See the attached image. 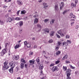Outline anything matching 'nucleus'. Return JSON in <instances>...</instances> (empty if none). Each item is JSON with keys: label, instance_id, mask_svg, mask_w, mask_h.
Returning <instances> with one entry per match:
<instances>
[{"label": "nucleus", "instance_id": "f257e3e1", "mask_svg": "<svg viewBox=\"0 0 79 79\" xmlns=\"http://www.w3.org/2000/svg\"><path fill=\"white\" fill-rule=\"evenodd\" d=\"M9 66L12 68L9 70V71L10 73L12 74L13 73V68H15V64H14L13 62L11 61L10 63Z\"/></svg>", "mask_w": 79, "mask_h": 79}, {"label": "nucleus", "instance_id": "f03ea898", "mask_svg": "<svg viewBox=\"0 0 79 79\" xmlns=\"http://www.w3.org/2000/svg\"><path fill=\"white\" fill-rule=\"evenodd\" d=\"M8 61L6 60V61L4 63V66L3 67V70H5V69H8L9 67H8Z\"/></svg>", "mask_w": 79, "mask_h": 79}, {"label": "nucleus", "instance_id": "7ed1b4c3", "mask_svg": "<svg viewBox=\"0 0 79 79\" xmlns=\"http://www.w3.org/2000/svg\"><path fill=\"white\" fill-rule=\"evenodd\" d=\"M8 43H6L5 45V48L3 49L2 51V52L1 53V56H3L4 55H5V53H6V52L7 51V48L6 47L7 45H8Z\"/></svg>", "mask_w": 79, "mask_h": 79}, {"label": "nucleus", "instance_id": "20e7f679", "mask_svg": "<svg viewBox=\"0 0 79 79\" xmlns=\"http://www.w3.org/2000/svg\"><path fill=\"white\" fill-rule=\"evenodd\" d=\"M58 34H60V35L61 36V37H63L64 36V31L63 30H60L58 31H57Z\"/></svg>", "mask_w": 79, "mask_h": 79}, {"label": "nucleus", "instance_id": "39448f33", "mask_svg": "<svg viewBox=\"0 0 79 79\" xmlns=\"http://www.w3.org/2000/svg\"><path fill=\"white\" fill-rule=\"evenodd\" d=\"M68 69L66 72V73L67 74V79H69V70Z\"/></svg>", "mask_w": 79, "mask_h": 79}, {"label": "nucleus", "instance_id": "423d86ee", "mask_svg": "<svg viewBox=\"0 0 79 79\" xmlns=\"http://www.w3.org/2000/svg\"><path fill=\"white\" fill-rule=\"evenodd\" d=\"M55 11H58L59 10V9L58 8V4H56L55 5Z\"/></svg>", "mask_w": 79, "mask_h": 79}, {"label": "nucleus", "instance_id": "0eeeda50", "mask_svg": "<svg viewBox=\"0 0 79 79\" xmlns=\"http://www.w3.org/2000/svg\"><path fill=\"white\" fill-rule=\"evenodd\" d=\"M45 34L46 33V32L47 33H49V31H50L49 30V29L48 28H46L44 29V30H43Z\"/></svg>", "mask_w": 79, "mask_h": 79}, {"label": "nucleus", "instance_id": "6e6552de", "mask_svg": "<svg viewBox=\"0 0 79 79\" xmlns=\"http://www.w3.org/2000/svg\"><path fill=\"white\" fill-rule=\"evenodd\" d=\"M70 17L71 18H74V19H75L76 18V16L73 15V13H70Z\"/></svg>", "mask_w": 79, "mask_h": 79}, {"label": "nucleus", "instance_id": "1a4fd4ad", "mask_svg": "<svg viewBox=\"0 0 79 79\" xmlns=\"http://www.w3.org/2000/svg\"><path fill=\"white\" fill-rule=\"evenodd\" d=\"M34 64V60H31L29 61V64L30 65H32V64Z\"/></svg>", "mask_w": 79, "mask_h": 79}, {"label": "nucleus", "instance_id": "9d476101", "mask_svg": "<svg viewBox=\"0 0 79 79\" xmlns=\"http://www.w3.org/2000/svg\"><path fill=\"white\" fill-rule=\"evenodd\" d=\"M58 69V67L56 66L53 67L52 68V70L53 72L55 71Z\"/></svg>", "mask_w": 79, "mask_h": 79}, {"label": "nucleus", "instance_id": "9b49d317", "mask_svg": "<svg viewBox=\"0 0 79 79\" xmlns=\"http://www.w3.org/2000/svg\"><path fill=\"white\" fill-rule=\"evenodd\" d=\"M14 18H11L10 17H9L8 18V20L9 21V23L11 22V21H13V20H14Z\"/></svg>", "mask_w": 79, "mask_h": 79}, {"label": "nucleus", "instance_id": "f8f14e48", "mask_svg": "<svg viewBox=\"0 0 79 79\" xmlns=\"http://www.w3.org/2000/svg\"><path fill=\"white\" fill-rule=\"evenodd\" d=\"M54 34H55V31H52L50 33V37H52L54 35Z\"/></svg>", "mask_w": 79, "mask_h": 79}, {"label": "nucleus", "instance_id": "ddd939ff", "mask_svg": "<svg viewBox=\"0 0 79 79\" xmlns=\"http://www.w3.org/2000/svg\"><path fill=\"white\" fill-rule=\"evenodd\" d=\"M19 45H20L19 43L17 44L14 47L15 49H17V48H19Z\"/></svg>", "mask_w": 79, "mask_h": 79}, {"label": "nucleus", "instance_id": "4468645a", "mask_svg": "<svg viewBox=\"0 0 79 79\" xmlns=\"http://www.w3.org/2000/svg\"><path fill=\"white\" fill-rule=\"evenodd\" d=\"M31 45V43H28L26 44V46L27 48H29Z\"/></svg>", "mask_w": 79, "mask_h": 79}, {"label": "nucleus", "instance_id": "2eb2a0df", "mask_svg": "<svg viewBox=\"0 0 79 79\" xmlns=\"http://www.w3.org/2000/svg\"><path fill=\"white\" fill-rule=\"evenodd\" d=\"M47 5V4L46 3H43V5L44 6V8L46 9L48 7V6Z\"/></svg>", "mask_w": 79, "mask_h": 79}, {"label": "nucleus", "instance_id": "dca6fc26", "mask_svg": "<svg viewBox=\"0 0 79 79\" xmlns=\"http://www.w3.org/2000/svg\"><path fill=\"white\" fill-rule=\"evenodd\" d=\"M61 5L60 6V10H61V9H62V8H63V7L64 6V2H61Z\"/></svg>", "mask_w": 79, "mask_h": 79}, {"label": "nucleus", "instance_id": "f3484780", "mask_svg": "<svg viewBox=\"0 0 79 79\" xmlns=\"http://www.w3.org/2000/svg\"><path fill=\"white\" fill-rule=\"evenodd\" d=\"M17 3L19 5H23V2L21 1H17Z\"/></svg>", "mask_w": 79, "mask_h": 79}, {"label": "nucleus", "instance_id": "a211bd4d", "mask_svg": "<svg viewBox=\"0 0 79 79\" xmlns=\"http://www.w3.org/2000/svg\"><path fill=\"white\" fill-rule=\"evenodd\" d=\"M68 45V43L66 42H63V44L62 46L65 47V46H67Z\"/></svg>", "mask_w": 79, "mask_h": 79}, {"label": "nucleus", "instance_id": "6ab92c4d", "mask_svg": "<svg viewBox=\"0 0 79 79\" xmlns=\"http://www.w3.org/2000/svg\"><path fill=\"white\" fill-rule=\"evenodd\" d=\"M20 67L21 69H23L24 68V63H21L20 64Z\"/></svg>", "mask_w": 79, "mask_h": 79}, {"label": "nucleus", "instance_id": "aec40b11", "mask_svg": "<svg viewBox=\"0 0 79 79\" xmlns=\"http://www.w3.org/2000/svg\"><path fill=\"white\" fill-rule=\"evenodd\" d=\"M36 61L37 62L38 64H39V62H40V60L39 59V57H38L36 60Z\"/></svg>", "mask_w": 79, "mask_h": 79}, {"label": "nucleus", "instance_id": "412c9836", "mask_svg": "<svg viewBox=\"0 0 79 79\" xmlns=\"http://www.w3.org/2000/svg\"><path fill=\"white\" fill-rule=\"evenodd\" d=\"M43 68L44 67H43V65H42V64H41L39 66V69H40V70H41V69H43Z\"/></svg>", "mask_w": 79, "mask_h": 79}, {"label": "nucleus", "instance_id": "4be33fe9", "mask_svg": "<svg viewBox=\"0 0 79 79\" xmlns=\"http://www.w3.org/2000/svg\"><path fill=\"white\" fill-rule=\"evenodd\" d=\"M38 21H39V20L37 19V18L35 19L34 20V23L35 24L36 23H38Z\"/></svg>", "mask_w": 79, "mask_h": 79}, {"label": "nucleus", "instance_id": "5701e85b", "mask_svg": "<svg viewBox=\"0 0 79 79\" xmlns=\"http://www.w3.org/2000/svg\"><path fill=\"white\" fill-rule=\"evenodd\" d=\"M67 57H68V55H65L62 58V60H64V59H66V58H67Z\"/></svg>", "mask_w": 79, "mask_h": 79}, {"label": "nucleus", "instance_id": "b1692460", "mask_svg": "<svg viewBox=\"0 0 79 79\" xmlns=\"http://www.w3.org/2000/svg\"><path fill=\"white\" fill-rule=\"evenodd\" d=\"M21 19V18L17 17L15 19V20L16 21H19Z\"/></svg>", "mask_w": 79, "mask_h": 79}, {"label": "nucleus", "instance_id": "393cba45", "mask_svg": "<svg viewBox=\"0 0 79 79\" xmlns=\"http://www.w3.org/2000/svg\"><path fill=\"white\" fill-rule=\"evenodd\" d=\"M19 24L20 27L23 26V22L22 21H21L19 22Z\"/></svg>", "mask_w": 79, "mask_h": 79}, {"label": "nucleus", "instance_id": "a878e982", "mask_svg": "<svg viewBox=\"0 0 79 79\" xmlns=\"http://www.w3.org/2000/svg\"><path fill=\"white\" fill-rule=\"evenodd\" d=\"M75 75L76 76H77L79 75V72H78V71H76L75 72Z\"/></svg>", "mask_w": 79, "mask_h": 79}, {"label": "nucleus", "instance_id": "bb28decb", "mask_svg": "<svg viewBox=\"0 0 79 79\" xmlns=\"http://www.w3.org/2000/svg\"><path fill=\"white\" fill-rule=\"evenodd\" d=\"M71 6H72V8H73V7H76V5L73 3H72L71 4Z\"/></svg>", "mask_w": 79, "mask_h": 79}, {"label": "nucleus", "instance_id": "cd10ccee", "mask_svg": "<svg viewBox=\"0 0 79 79\" xmlns=\"http://www.w3.org/2000/svg\"><path fill=\"white\" fill-rule=\"evenodd\" d=\"M19 56H15L14 57V58L15 59V60H18V59H19Z\"/></svg>", "mask_w": 79, "mask_h": 79}, {"label": "nucleus", "instance_id": "c85d7f7f", "mask_svg": "<svg viewBox=\"0 0 79 79\" xmlns=\"http://www.w3.org/2000/svg\"><path fill=\"white\" fill-rule=\"evenodd\" d=\"M60 53H61V52L59 51H57L56 53V55H60Z\"/></svg>", "mask_w": 79, "mask_h": 79}, {"label": "nucleus", "instance_id": "c756f323", "mask_svg": "<svg viewBox=\"0 0 79 79\" xmlns=\"http://www.w3.org/2000/svg\"><path fill=\"white\" fill-rule=\"evenodd\" d=\"M22 14H25L26 13V11L25 10H23L21 12Z\"/></svg>", "mask_w": 79, "mask_h": 79}, {"label": "nucleus", "instance_id": "7c9ffc66", "mask_svg": "<svg viewBox=\"0 0 79 79\" xmlns=\"http://www.w3.org/2000/svg\"><path fill=\"white\" fill-rule=\"evenodd\" d=\"M4 2H11V0H5Z\"/></svg>", "mask_w": 79, "mask_h": 79}, {"label": "nucleus", "instance_id": "2f4dec72", "mask_svg": "<svg viewBox=\"0 0 79 79\" xmlns=\"http://www.w3.org/2000/svg\"><path fill=\"white\" fill-rule=\"evenodd\" d=\"M0 23H1V24H3L4 23L1 19H0Z\"/></svg>", "mask_w": 79, "mask_h": 79}, {"label": "nucleus", "instance_id": "473e14b6", "mask_svg": "<svg viewBox=\"0 0 79 79\" xmlns=\"http://www.w3.org/2000/svg\"><path fill=\"white\" fill-rule=\"evenodd\" d=\"M68 10H65L64 11L63 13V15H64L65 13H67L68 12Z\"/></svg>", "mask_w": 79, "mask_h": 79}, {"label": "nucleus", "instance_id": "72a5a7b5", "mask_svg": "<svg viewBox=\"0 0 79 79\" xmlns=\"http://www.w3.org/2000/svg\"><path fill=\"white\" fill-rule=\"evenodd\" d=\"M60 48V46H59V45H57L55 48L56 50H58V48Z\"/></svg>", "mask_w": 79, "mask_h": 79}, {"label": "nucleus", "instance_id": "f704fd0d", "mask_svg": "<svg viewBox=\"0 0 79 79\" xmlns=\"http://www.w3.org/2000/svg\"><path fill=\"white\" fill-rule=\"evenodd\" d=\"M63 69L64 71H66V70L67 69V67L66 66H63Z\"/></svg>", "mask_w": 79, "mask_h": 79}, {"label": "nucleus", "instance_id": "c9c22d12", "mask_svg": "<svg viewBox=\"0 0 79 79\" xmlns=\"http://www.w3.org/2000/svg\"><path fill=\"white\" fill-rule=\"evenodd\" d=\"M54 21H55V19H52L51 21H50V23L51 24V23H54Z\"/></svg>", "mask_w": 79, "mask_h": 79}, {"label": "nucleus", "instance_id": "e433bc0d", "mask_svg": "<svg viewBox=\"0 0 79 79\" xmlns=\"http://www.w3.org/2000/svg\"><path fill=\"white\" fill-rule=\"evenodd\" d=\"M18 35V34L17 33H15L14 35L15 37H17Z\"/></svg>", "mask_w": 79, "mask_h": 79}, {"label": "nucleus", "instance_id": "4c0bfd02", "mask_svg": "<svg viewBox=\"0 0 79 79\" xmlns=\"http://www.w3.org/2000/svg\"><path fill=\"white\" fill-rule=\"evenodd\" d=\"M70 68L72 69H75V67L72 66L71 65H70Z\"/></svg>", "mask_w": 79, "mask_h": 79}, {"label": "nucleus", "instance_id": "58836bf2", "mask_svg": "<svg viewBox=\"0 0 79 79\" xmlns=\"http://www.w3.org/2000/svg\"><path fill=\"white\" fill-rule=\"evenodd\" d=\"M37 27H39V28H41V27H42L39 24H37Z\"/></svg>", "mask_w": 79, "mask_h": 79}, {"label": "nucleus", "instance_id": "ea45409f", "mask_svg": "<svg viewBox=\"0 0 79 79\" xmlns=\"http://www.w3.org/2000/svg\"><path fill=\"white\" fill-rule=\"evenodd\" d=\"M27 66H28V63H27L25 64V67L27 68Z\"/></svg>", "mask_w": 79, "mask_h": 79}, {"label": "nucleus", "instance_id": "a19ab883", "mask_svg": "<svg viewBox=\"0 0 79 79\" xmlns=\"http://www.w3.org/2000/svg\"><path fill=\"white\" fill-rule=\"evenodd\" d=\"M42 53H43V55H44V56H45V55L46 53H45V51H43L42 52Z\"/></svg>", "mask_w": 79, "mask_h": 79}, {"label": "nucleus", "instance_id": "79ce46f5", "mask_svg": "<svg viewBox=\"0 0 79 79\" xmlns=\"http://www.w3.org/2000/svg\"><path fill=\"white\" fill-rule=\"evenodd\" d=\"M48 42L49 43H52L53 42V40H50Z\"/></svg>", "mask_w": 79, "mask_h": 79}, {"label": "nucleus", "instance_id": "37998d69", "mask_svg": "<svg viewBox=\"0 0 79 79\" xmlns=\"http://www.w3.org/2000/svg\"><path fill=\"white\" fill-rule=\"evenodd\" d=\"M23 32V30L22 29H20L19 30V33L20 34H21Z\"/></svg>", "mask_w": 79, "mask_h": 79}, {"label": "nucleus", "instance_id": "c03bdc74", "mask_svg": "<svg viewBox=\"0 0 79 79\" xmlns=\"http://www.w3.org/2000/svg\"><path fill=\"white\" fill-rule=\"evenodd\" d=\"M56 35L57 37V38H59V39L60 38V35H58L57 34H56Z\"/></svg>", "mask_w": 79, "mask_h": 79}, {"label": "nucleus", "instance_id": "a18cd8bd", "mask_svg": "<svg viewBox=\"0 0 79 79\" xmlns=\"http://www.w3.org/2000/svg\"><path fill=\"white\" fill-rule=\"evenodd\" d=\"M60 62V60H57L56 61V64H58V63H59V62Z\"/></svg>", "mask_w": 79, "mask_h": 79}, {"label": "nucleus", "instance_id": "49530a36", "mask_svg": "<svg viewBox=\"0 0 79 79\" xmlns=\"http://www.w3.org/2000/svg\"><path fill=\"white\" fill-rule=\"evenodd\" d=\"M58 44H59V45H61V42H60V41L58 42Z\"/></svg>", "mask_w": 79, "mask_h": 79}, {"label": "nucleus", "instance_id": "de8ad7c7", "mask_svg": "<svg viewBox=\"0 0 79 79\" xmlns=\"http://www.w3.org/2000/svg\"><path fill=\"white\" fill-rule=\"evenodd\" d=\"M21 61H22V62H23L22 63H24V61H25L23 59H22L21 60Z\"/></svg>", "mask_w": 79, "mask_h": 79}, {"label": "nucleus", "instance_id": "09e8293b", "mask_svg": "<svg viewBox=\"0 0 79 79\" xmlns=\"http://www.w3.org/2000/svg\"><path fill=\"white\" fill-rule=\"evenodd\" d=\"M66 39H68L69 38V35H66L65 36Z\"/></svg>", "mask_w": 79, "mask_h": 79}, {"label": "nucleus", "instance_id": "8fccbe9b", "mask_svg": "<svg viewBox=\"0 0 79 79\" xmlns=\"http://www.w3.org/2000/svg\"><path fill=\"white\" fill-rule=\"evenodd\" d=\"M54 64H51L50 65V67H52V66H54Z\"/></svg>", "mask_w": 79, "mask_h": 79}, {"label": "nucleus", "instance_id": "3c124183", "mask_svg": "<svg viewBox=\"0 0 79 79\" xmlns=\"http://www.w3.org/2000/svg\"><path fill=\"white\" fill-rule=\"evenodd\" d=\"M48 21V19H45L44 20V22L45 23H47V21Z\"/></svg>", "mask_w": 79, "mask_h": 79}, {"label": "nucleus", "instance_id": "603ef678", "mask_svg": "<svg viewBox=\"0 0 79 79\" xmlns=\"http://www.w3.org/2000/svg\"><path fill=\"white\" fill-rule=\"evenodd\" d=\"M28 17H26L24 18V20H26V19H27Z\"/></svg>", "mask_w": 79, "mask_h": 79}, {"label": "nucleus", "instance_id": "864d4df0", "mask_svg": "<svg viewBox=\"0 0 79 79\" xmlns=\"http://www.w3.org/2000/svg\"><path fill=\"white\" fill-rule=\"evenodd\" d=\"M75 21V19H72L70 21L71 22H74Z\"/></svg>", "mask_w": 79, "mask_h": 79}, {"label": "nucleus", "instance_id": "5fc2aeb1", "mask_svg": "<svg viewBox=\"0 0 79 79\" xmlns=\"http://www.w3.org/2000/svg\"><path fill=\"white\" fill-rule=\"evenodd\" d=\"M20 11V10H19L17 11V15H19V13Z\"/></svg>", "mask_w": 79, "mask_h": 79}, {"label": "nucleus", "instance_id": "6e6d98bb", "mask_svg": "<svg viewBox=\"0 0 79 79\" xmlns=\"http://www.w3.org/2000/svg\"><path fill=\"white\" fill-rule=\"evenodd\" d=\"M74 24V22H73L72 23H71V25L72 26L73 24Z\"/></svg>", "mask_w": 79, "mask_h": 79}, {"label": "nucleus", "instance_id": "4d7b16f0", "mask_svg": "<svg viewBox=\"0 0 79 79\" xmlns=\"http://www.w3.org/2000/svg\"><path fill=\"white\" fill-rule=\"evenodd\" d=\"M65 63H69V61H68V60H66L65 61Z\"/></svg>", "mask_w": 79, "mask_h": 79}, {"label": "nucleus", "instance_id": "13d9d810", "mask_svg": "<svg viewBox=\"0 0 79 79\" xmlns=\"http://www.w3.org/2000/svg\"><path fill=\"white\" fill-rule=\"evenodd\" d=\"M37 46L35 45L34 46L33 48H37Z\"/></svg>", "mask_w": 79, "mask_h": 79}, {"label": "nucleus", "instance_id": "bf43d9fd", "mask_svg": "<svg viewBox=\"0 0 79 79\" xmlns=\"http://www.w3.org/2000/svg\"><path fill=\"white\" fill-rule=\"evenodd\" d=\"M8 14H6V15H5V17L6 18H8Z\"/></svg>", "mask_w": 79, "mask_h": 79}, {"label": "nucleus", "instance_id": "052dcab7", "mask_svg": "<svg viewBox=\"0 0 79 79\" xmlns=\"http://www.w3.org/2000/svg\"><path fill=\"white\" fill-rule=\"evenodd\" d=\"M27 44V41H25L24 42V44L25 45H26Z\"/></svg>", "mask_w": 79, "mask_h": 79}, {"label": "nucleus", "instance_id": "680f3d73", "mask_svg": "<svg viewBox=\"0 0 79 79\" xmlns=\"http://www.w3.org/2000/svg\"><path fill=\"white\" fill-rule=\"evenodd\" d=\"M78 2V0H75V3H77Z\"/></svg>", "mask_w": 79, "mask_h": 79}, {"label": "nucleus", "instance_id": "e2e57ef3", "mask_svg": "<svg viewBox=\"0 0 79 79\" xmlns=\"http://www.w3.org/2000/svg\"><path fill=\"white\" fill-rule=\"evenodd\" d=\"M33 53V52H30L29 53V55H32Z\"/></svg>", "mask_w": 79, "mask_h": 79}, {"label": "nucleus", "instance_id": "0e129e2a", "mask_svg": "<svg viewBox=\"0 0 79 79\" xmlns=\"http://www.w3.org/2000/svg\"><path fill=\"white\" fill-rule=\"evenodd\" d=\"M78 27H79L77 25V26H75V28L76 29H77L78 28Z\"/></svg>", "mask_w": 79, "mask_h": 79}, {"label": "nucleus", "instance_id": "69168bd1", "mask_svg": "<svg viewBox=\"0 0 79 79\" xmlns=\"http://www.w3.org/2000/svg\"><path fill=\"white\" fill-rule=\"evenodd\" d=\"M37 16V15H34V16H33L34 18H37V16Z\"/></svg>", "mask_w": 79, "mask_h": 79}, {"label": "nucleus", "instance_id": "338daca9", "mask_svg": "<svg viewBox=\"0 0 79 79\" xmlns=\"http://www.w3.org/2000/svg\"><path fill=\"white\" fill-rule=\"evenodd\" d=\"M45 63L46 64H48V62H47L46 61H45Z\"/></svg>", "mask_w": 79, "mask_h": 79}, {"label": "nucleus", "instance_id": "774afa93", "mask_svg": "<svg viewBox=\"0 0 79 79\" xmlns=\"http://www.w3.org/2000/svg\"><path fill=\"white\" fill-rule=\"evenodd\" d=\"M35 38L34 37L32 38V40H35Z\"/></svg>", "mask_w": 79, "mask_h": 79}]
</instances>
